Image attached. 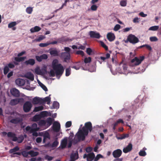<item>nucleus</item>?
<instances>
[{"mask_svg":"<svg viewBox=\"0 0 161 161\" xmlns=\"http://www.w3.org/2000/svg\"><path fill=\"white\" fill-rule=\"evenodd\" d=\"M44 107L42 106L35 107L33 110L34 112H37L43 109Z\"/></svg>","mask_w":161,"mask_h":161,"instance_id":"obj_32","label":"nucleus"},{"mask_svg":"<svg viewBox=\"0 0 161 161\" xmlns=\"http://www.w3.org/2000/svg\"><path fill=\"white\" fill-rule=\"evenodd\" d=\"M52 67L55 72L56 75H62L64 73V68L60 64H58V61L57 59H54L52 63Z\"/></svg>","mask_w":161,"mask_h":161,"instance_id":"obj_2","label":"nucleus"},{"mask_svg":"<svg viewBox=\"0 0 161 161\" xmlns=\"http://www.w3.org/2000/svg\"><path fill=\"white\" fill-rule=\"evenodd\" d=\"M144 59V56H140L139 58L137 57H135L131 60V62L133 63L135 65H138L141 63Z\"/></svg>","mask_w":161,"mask_h":161,"instance_id":"obj_6","label":"nucleus"},{"mask_svg":"<svg viewBox=\"0 0 161 161\" xmlns=\"http://www.w3.org/2000/svg\"><path fill=\"white\" fill-rule=\"evenodd\" d=\"M67 142V138H64L63 139L61 142V146L62 149L65 148L66 146Z\"/></svg>","mask_w":161,"mask_h":161,"instance_id":"obj_22","label":"nucleus"},{"mask_svg":"<svg viewBox=\"0 0 161 161\" xmlns=\"http://www.w3.org/2000/svg\"><path fill=\"white\" fill-rule=\"evenodd\" d=\"M53 130L56 132H58L60 129V125L57 121H55L53 124Z\"/></svg>","mask_w":161,"mask_h":161,"instance_id":"obj_11","label":"nucleus"},{"mask_svg":"<svg viewBox=\"0 0 161 161\" xmlns=\"http://www.w3.org/2000/svg\"><path fill=\"white\" fill-rule=\"evenodd\" d=\"M41 87L45 92L47 91L48 90L47 87L42 83H41Z\"/></svg>","mask_w":161,"mask_h":161,"instance_id":"obj_64","label":"nucleus"},{"mask_svg":"<svg viewBox=\"0 0 161 161\" xmlns=\"http://www.w3.org/2000/svg\"><path fill=\"white\" fill-rule=\"evenodd\" d=\"M42 98L38 97H35L32 100V103L34 104H42Z\"/></svg>","mask_w":161,"mask_h":161,"instance_id":"obj_15","label":"nucleus"},{"mask_svg":"<svg viewBox=\"0 0 161 161\" xmlns=\"http://www.w3.org/2000/svg\"><path fill=\"white\" fill-rule=\"evenodd\" d=\"M25 81L24 79L20 78H18L15 80L16 85L19 86H23L25 84Z\"/></svg>","mask_w":161,"mask_h":161,"instance_id":"obj_17","label":"nucleus"},{"mask_svg":"<svg viewBox=\"0 0 161 161\" xmlns=\"http://www.w3.org/2000/svg\"><path fill=\"white\" fill-rule=\"evenodd\" d=\"M39 130V128H31L29 126H28L25 128V130L26 131H29L30 133H32L33 136L36 137L38 136V133L37 131Z\"/></svg>","mask_w":161,"mask_h":161,"instance_id":"obj_5","label":"nucleus"},{"mask_svg":"<svg viewBox=\"0 0 161 161\" xmlns=\"http://www.w3.org/2000/svg\"><path fill=\"white\" fill-rule=\"evenodd\" d=\"M132 148V144L129 143L126 147L123 149V152L125 153H127L131 151Z\"/></svg>","mask_w":161,"mask_h":161,"instance_id":"obj_18","label":"nucleus"},{"mask_svg":"<svg viewBox=\"0 0 161 161\" xmlns=\"http://www.w3.org/2000/svg\"><path fill=\"white\" fill-rule=\"evenodd\" d=\"M91 61V58L90 57L86 58L84 60V62L85 64H87L90 63Z\"/></svg>","mask_w":161,"mask_h":161,"instance_id":"obj_44","label":"nucleus"},{"mask_svg":"<svg viewBox=\"0 0 161 161\" xmlns=\"http://www.w3.org/2000/svg\"><path fill=\"white\" fill-rule=\"evenodd\" d=\"M32 107V104L31 102L27 101L24 104L23 109L25 113H28L30 111Z\"/></svg>","mask_w":161,"mask_h":161,"instance_id":"obj_7","label":"nucleus"},{"mask_svg":"<svg viewBox=\"0 0 161 161\" xmlns=\"http://www.w3.org/2000/svg\"><path fill=\"white\" fill-rule=\"evenodd\" d=\"M101 46L103 47L106 50H108V48L107 45L103 42H101Z\"/></svg>","mask_w":161,"mask_h":161,"instance_id":"obj_53","label":"nucleus"},{"mask_svg":"<svg viewBox=\"0 0 161 161\" xmlns=\"http://www.w3.org/2000/svg\"><path fill=\"white\" fill-rule=\"evenodd\" d=\"M47 112L46 111H43L40 114H39V115H40V117L42 118V117H44L46 116H47Z\"/></svg>","mask_w":161,"mask_h":161,"instance_id":"obj_45","label":"nucleus"},{"mask_svg":"<svg viewBox=\"0 0 161 161\" xmlns=\"http://www.w3.org/2000/svg\"><path fill=\"white\" fill-rule=\"evenodd\" d=\"M22 121L23 120L22 118L18 117L11 119L10 120V122L14 124H17L22 122Z\"/></svg>","mask_w":161,"mask_h":161,"instance_id":"obj_12","label":"nucleus"},{"mask_svg":"<svg viewBox=\"0 0 161 161\" xmlns=\"http://www.w3.org/2000/svg\"><path fill=\"white\" fill-rule=\"evenodd\" d=\"M59 43H62V42H66L67 41L66 39H64V37H62L58 40Z\"/></svg>","mask_w":161,"mask_h":161,"instance_id":"obj_57","label":"nucleus"},{"mask_svg":"<svg viewBox=\"0 0 161 161\" xmlns=\"http://www.w3.org/2000/svg\"><path fill=\"white\" fill-rule=\"evenodd\" d=\"M41 28L40 27L36 26L34 27H33L31 28L30 29V31L31 33H34L35 32H38L41 30Z\"/></svg>","mask_w":161,"mask_h":161,"instance_id":"obj_24","label":"nucleus"},{"mask_svg":"<svg viewBox=\"0 0 161 161\" xmlns=\"http://www.w3.org/2000/svg\"><path fill=\"white\" fill-rule=\"evenodd\" d=\"M86 53L88 55H91V53H92V49L90 48H87L86 50Z\"/></svg>","mask_w":161,"mask_h":161,"instance_id":"obj_56","label":"nucleus"},{"mask_svg":"<svg viewBox=\"0 0 161 161\" xmlns=\"http://www.w3.org/2000/svg\"><path fill=\"white\" fill-rule=\"evenodd\" d=\"M72 125L71 122L70 121H67L65 124V126L66 128H68L70 127Z\"/></svg>","mask_w":161,"mask_h":161,"instance_id":"obj_61","label":"nucleus"},{"mask_svg":"<svg viewBox=\"0 0 161 161\" xmlns=\"http://www.w3.org/2000/svg\"><path fill=\"white\" fill-rule=\"evenodd\" d=\"M29 155H31V157H35L39 154V153L37 152H34L33 150H31L29 152Z\"/></svg>","mask_w":161,"mask_h":161,"instance_id":"obj_30","label":"nucleus"},{"mask_svg":"<svg viewBox=\"0 0 161 161\" xmlns=\"http://www.w3.org/2000/svg\"><path fill=\"white\" fill-rule=\"evenodd\" d=\"M78 158V155L77 153H71L70 156V158L72 160H74V161L77 159Z\"/></svg>","mask_w":161,"mask_h":161,"instance_id":"obj_25","label":"nucleus"},{"mask_svg":"<svg viewBox=\"0 0 161 161\" xmlns=\"http://www.w3.org/2000/svg\"><path fill=\"white\" fill-rule=\"evenodd\" d=\"M120 28V25L119 24L116 25L114 28V30L116 31H118Z\"/></svg>","mask_w":161,"mask_h":161,"instance_id":"obj_58","label":"nucleus"},{"mask_svg":"<svg viewBox=\"0 0 161 161\" xmlns=\"http://www.w3.org/2000/svg\"><path fill=\"white\" fill-rule=\"evenodd\" d=\"M11 94L14 96L18 97L19 96V91L15 88H13L10 91Z\"/></svg>","mask_w":161,"mask_h":161,"instance_id":"obj_14","label":"nucleus"},{"mask_svg":"<svg viewBox=\"0 0 161 161\" xmlns=\"http://www.w3.org/2000/svg\"><path fill=\"white\" fill-rule=\"evenodd\" d=\"M53 106L54 108H58L59 107V104L58 102L54 101L53 104Z\"/></svg>","mask_w":161,"mask_h":161,"instance_id":"obj_36","label":"nucleus"},{"mask_svg":"<svg viewBox=\"0 0 161 161\" xmlns=\"http://www.w3.org/2000/svg\"><path fill=\"white\" fill-rule=\"evenodd\" d=\"M21 98H15L11 100L10 104L11 105H15L20 102Z\"/></svg>","mask_w":161,"mask_h":161,"instance_id":"obj_19","label":"nucleus"},{"mask_svg":"<svg viewBox=\"0 0 161 161\" xmlns=\"http://www.w3.org/2000/svg\"><path fill=\"white\" fill-rule=\"evenodd\" d=\"M17 24V23L15 21H13L10 23L8 25V28H12L14 26H15Z\"/></svg>","mask_w":161,"mask_h":161,"instance_id":"obj_35","label":"nucleus"},{"mask_svg":"<svg viewBox=\"0 0 161 161\" xmlns=\"http://www.w3.org/2000/svg\"><path fill=\"white\" fill-rule=\"evenodd\" d=\"M110 57V54L109 53H107L106 54V57H100V59L102 60L103 61H105L106 59L109 58Z\"/></svg>","mask_w":161,"mask_h":161,"instance_id":"obj_34","label":"nucleus"},{"mask_svg":"<svg viewBox=\"0 0 161 161\" xmlns=\"http://www.w3.org/2000/svg\"><path fill=\"white\" fill-rule=\"evenodd\" d=\"M43 143H45L46 142V140L47 138L49 139H50V135L49 133L47 132H45L44 135L43 136Z\"/></svg>","mask_w":161,"mask_h":161,"instance_id":"obj_27","label":"nucleus"},{"mask_svg":"<svg viewBox=\"0 0 161 161\" xmlns=\"http://www.w3.org/2000/svg\"><path fill=\"white\" fill-rule=\"evenodd\" d=\"M43 100L42 102V104L47 102V104H49L51 101V98L49 96L45 97L44 99H42Z\"/></svg>","mask_w":161,"mask_h":161,"instance_id":"obj_28","label":"nucleus"},{"mask_svg":"<svg viewBox=\"0 0 161 161\" xmlns=\"http://www.w3.org/2000/svg\"><path fill=\"white\" fill-rule=\"evenodd\" d=\"M71 69L70 67L68 68L65 70V75L66 76H69L71 73Z\"/></svg>","mask_w":161,"mask_h":161,"instance_id":"obj_37","label":"nucleus"},{"mask_svg":"<svg viewBox=\"0 0 161 161\" xmlns=\"http://www.w3.org/2000/svg\"><path fill=\"white\" fill-rule=\"evenodd\" d=\"M41 57L42 59H46L47 58V56L46 54H43L40 56Z\"/></svg>","mask_w":161,"mask_h":161,"instance_id":"obj_62","label":"nucleus"},{"mask_svg":"<svg viewBox=\"0 0 161 161\" xmlns=\"http://www.w3.org/2000/svg\"><path fill=\"white\" fill-rule=\"evenodd\" d=\"M50 45L49 43L47 42L46 43H41L39 44L40 47H47Z\"/></svg>","mask_w":161,"mask_h":161,"instance_id":"obj_51","label":"nucleus"},{"mask_svg":"<svg viewBox=\"0 0 161 161\" xmlns=\"http://www.w3.org/2000/svg\"><path fill=\"white\" fill-rule=\"evenodd\" d=\"M126 4L127 3L126 1L122 0L120 2V5L122 6L125 7L126 6Z\"/></svg>","mask_w":161,"mask_h":161,"instance_id":"obj_54","label":"nucleus"},{"mask_svg":"<svg viewBox=\"0 0 161 161\" xmlns=\"http://www.w3.org/2000/svg\"><path fill=\"white\" fill-rule=\"evenodd\" d=\"M139 154L140 156H144L146 155V153L145 151L144 150H141L139 153Z\"/></svg>","mask_w":161,"mask_h":161,"instance_id":"obj_48","label":"nucleus"},{"mask_svg":"<svg viewBox=\"0 0 161 161\" xmlns=\"http://www.w3.org/2000/svg\"><path fill=\"white\" fill-rule=\"evenodd\" d=\"M122 151L120 149H117L114 150L112 153L113 155L114 158H119L121 155Z\"/></svg>","mask_w":161,"mask_h":161,"instance_id":"obj_10","label":"nucleus"},{"mask_svg":"<svg viewBox=\"0 0 161 161\" xmlns=\"http://www.w3.org/2000/svg\"><path fill=\"white\" fill-rule=\"evenodd\" d=\"M7 136L9 137L12 138V141L14 142L17 141L18 143H21L24 140V138L23 136H21L18 138L16 136L15 133L11 132H8Z\"/></svg>","mask_w":161,"mask_h":161,"instance_id":"obj_3","label":"nucleus"},{"mask_svg":"<svg viewBox=\"0 0 161 161\" xmlns=\"http://www.w3.org/2000/svg\"><path fill=\"white\" fill-rule=\"evenodd\" d=\"M107 36L108 40L110 42L114 41L115 38L114 34L111 32L108 33Z\"/></svg>","mask_w":161,"mask_h":161,"instance_id":"obj_20","label":"nucleus"},{"mask_svg":"<svg viewBox=\"0 0 161 161\" xmlns=\"http://www.w3.org/2000/svg\"><path fill=\"white\" fill-rule=\"evenodd\" d=\"M139 41L138 38L134 35L130 34L128 36L127 40L125 41V42L126 43L129 42L132 44H135L139 42Z\"/></svg>","mask_w":161,"mask_h":161,"instance_id":"obj_4","label":"nucleus"},{"mask_svg":"<svg viewBox=\"0 0 161 161\" xmlns=\"http://www.w3.org/2000/svg\"><path fill=\"white\" fill-rule=\"evenodd\" d=\"M19 150V148L18 146H16L13 149H11L9 150V153H14L16 152Z\"/></svg>","mask_w":161,"mask_h":161,"instance_id":"obj_29","label":"nucleus"},{"mask_svg":"<svg viewBox=\"0 0 161 161\" xmlns=\"http://www.w3.org/2000/svg\"><path fill=\"white\" fill-rule=\"evenodd\" d=\"M92 130V123L90 122H86L81 129L79 128L78 131L75 135V138L77 139L75 141V143H77L81 141H84L86 136L88 134L89 131L91 132Z\"/></svg>","mask_w":161,"mask_h":161,"instance_id":"obj_1","label":"nucleus"},{"mask_svg":"<svg viewBox=\"0 0 161 161\" xmlns=\"http://www.w3.org/2000/svg\"><path fill=\"white\" fill-rule=\"evenodd\" d=\"M41 118L39 114L36 115L32 118V120L33 121L36 122L39 120Z\"/></svg>","mask_w":161,"mask_h":161,"instance_id":"obj_31","label":"nucleus"},{"mask_svg":"<svg viewBox=\"0 0 161 161\" xmlns=\"http://www.w3.org/2000/svg\"><path fill=\"white\" fill-rule=\"evenodd\" d=\"M59 143L58 142L57 140H55L51 144V147H57Z\"/></svg>","mask_w":161,"mask_h":161,"instance_id":"obj_46","label":"nucleus"},{"mask_svg":"<svg viewBox=\"0 0 161 161\" xmlns=\"http://www.w3.org/2000/svg\"><path fill=\"white\" fill-rule=\"evenodd\" d=\"M50 53L51 55H53L54 56H58V53L56 50H53L50 51Z\"/></svg>","mask_w":161,"mask_h":161,"instance_id":"obj_33","label":"nucleus"},{"mask_svg":"<svg viewBox=\"0 0 161 161\" xmlns=\"http://www.w3.org/2000/svg\"><path fill=\"white\" fill-rule=\"evenodd\" d=\"M144 46L146 47V48H147L148 50H149L150 51H151L152 50V47L148 45L145 44V45H143L142 46V47H143Z\"/></svg>","mask_w":161,"mask_h":161,"instance_id":"obj_63","label":"nucleus"},{"mask_svg":"<svg viewBox=\"0 0 161 161\" xmlns=\"http://www.w3.org/2000/svg\"><path fill=\"white\" fill-rule=\"evenodd\" d=\"M89 34L90 37L92 38L99 39L101 37L100 34L96 31H91L89 32Z\"/></svg>","mask_w":161,"mask_h":161,"instance_id":"obj_9","label":"nucleus"},{"mask_svg":"<svg viewBox=\"0 0 161 161\" xmlns=\"http://www.w3.org/2000/svg\"><path fill=\"white\" fill-rule=\"evenodd\" d=\"M84 64V62H79L78 63H76L74 65L72 66L71 67L72 68L76 70L79 69L81 66H82Z\"/></svg>","mask_w":161,"mask_h":161,"instance_id":"obj_16","label":"nucleus"},{"mask_svg":"<svg viewBox=\"0 0 161 161\" xmlns=\"http://www.w3.org/2000/svg\"><path fill=\"white\" fill-rule=\"evenodd\" d=\"M26 12L29 14H31L32 11H33V8H32L31 7H27L26 9Z\"/></svg>","mask_w":161,"mask_h":161,"instance_id":"obj_38","label":"nucleus"},{"mask_svg":"<svg viewBox=\"0 0 161 161\" xmlns=\"http://www.w3.org/2000/svg\"><path fill=\"white\" fill-rule=\"evenodd\" d=\"M45 37L43 36H41L38 38L36 39V41L37 42H40L41 40H43L45 38Z\"/></svg>","mask_w":161,"mask_h":161,"instance_id":"obj_60","label":"nucleus"},{"mask_svg":"<svg viewBox=\"0 0 161 161\" xmlns=\"http://www.w3.org/2000/svg\"><path fill=\"white\" fill-rule=\"evenodd\" d=\"M53 119L51 117H49L47 119V121L49 125H52Z\"/></svg>","mask_w":161,"mask_h":161,"instance_id":"obj_39","label":"nucleus"},{"mask_svg":"<svg viewBox=\"0 0 161 161\" xmlns=\"http://www.w3.org/2000/svg\"><path fill=\"white\" fill-rule=\"evenodd\" d=\"M97 8V6L96 5L93 4L91 7V9L93 11H96Z\"/></svg>","mask_w":161,"mask_h":161,"instance_id":"obj_52","label":"nucleus"},{"mask_svg":"<svg viewBox=\"0 0 161 161\" xmlns=\"http://www.w3.org/2000/svg\"><path fill=\"white\" fill-rule=\"evenodd\" d=\"M25 77L31 81H33L34 80V75L31 73H27L25 75Z\"/></svg>","mask_w":161,"mask_h":161,"instance_id":"obj_26","label":"nucleus"},{"mask_svg":"<svg viewBox=\"0 0 161 161\" xmlns=\"http://www.w3.org/2000/svg\"><path fill=\"white\" fill-rule=\"evenodd\" d=\"M46 122L45 120H42L40 121L38 123V125L40 126H44L46 125Z\"/></svg>","mask_w":161,"mask_h":161,"instance_id":"obj_42","label":"nucleus"},{"mask_svg":"<svg viewBox=\"0 0 161 161\" xmlns=\"http://www.w3.org/2000/svg\"><path fill=\"white\" fill-rule=\"evenodd\" d=\"M103 156L102 155L100 154H97L96 157H94V161H98L99 159L100 158H103Z\"/></svg>","mask_w":161,"mask_h":161,"instance_id":"obj_49","label":"nucleus"},{"mask_svg":"<svg viewBox=\"0 0 161 161\" xmlns=\"http://www.w3.org/2000/svg\"><path fill=\"white\" fill-rule=\"evenodd\" d=\"M150 40L151 42H156L158 40V39L156 36H153L150 38Z\"/></svg>","mask_w":161,"mask_h":161,"instance_id":"obj_55","label":"nucleus"},{"mask_svg":"<svg viewBox=\"0 0 161 161\" xmlns=\"http://www.w3.org/2000/svg\"><path fill=\"white\" fill-rule=\"evenodd\" d=\"M45 158L46 159H47L48 161H51L53 159V157L49 155H47L45 156Z\"/></svg>","mask_w":161,"mask_h":161,"instance_id":"obj_59","label":"nucleus"},{"mask_svg":"<svg viewBox=\"0 0 161 161\" xmlns=\"http://www.w3.org/2000/svg\"><path fill=\"white\" fill-rule=\"evenodd\" d=\"M35 71L36 74L42 75L45 74L47 72V70L45 68L41 70L39 67H37L35 69Z\"/></svg>","mask_w":161,"mask_h":161,"instance_id":"obj_13","label":"nucleus"},{"mask_svg":"<svg viewBox=\"0 0 161 161\" xmlns=\"http://www.w3.org/2000/svg\"><path fill=\"white\" fill-rule=\"evenodd\" d=\"M87 156V158H86L87 161H92L94 159L95 157V154L93 152L88 154Z\"/></svg>","mask_w":161,"mask_h":161,"instance_id":"obj_21","label":"nucleus"},{"mask_svg":"<svg viewBox=\"0 0 161 161\" xmlns=\"http://www.w3.org/2000/svg\"><path fill=\"white\" fill-rule=\"evenodd\" d=\"M9 71V69L8 66H6L3 69V73L5 75L7 74Z\"/></svg>","mask_w":161,"mask_h":161,"instance_id":"obj_40","label":"nucleus"},{"mask_svg":"<svg viewBox=\"0 0 161 161\" xmlns=\"http://www.w3.org/2000/svg\"><path fill=\"white\" fill-rule=\"evenodd\" d=\"M35 63V60L32 58H30L25 62V64L27 65H30L31 66L33 65Z\"/></svg>","mask_w":161,"mask_h":161,"instance_id":"obj_23","label":"nucleus"},{"mask_svg":"<svg viewBox=\"0 0 161 161\" xmlns=\"http://www.w3.org/2000/svg\"><path fill=\"white\" fill-rule=\"evenodd\" d=\"M49 76L50 77H54L55 76V75L56 74L54 70L51 69L49 72Z\"/></svg>","mask_w":161,"mask_h":161,"instance_id":"obj_41","label":"nucleus"},{"mask_svg":"<svg viewBox=\"0 0 161 161\" xmlns=\"http://www.w3.org/2000/svg\"><path fill=\"white\" fill-rule=\"evenodd\" d=\"M159 28L158 26H151L149 29V30L155 31L157 30Z\"/></svg>","mask_w":161,"mask_h":161,"instance_id":"obj_43","label":"nucleus"},{"mask_svg":"<svg viewBox=\"0 0 161 161\" xmlns=\"http://www.w3.org/2000/svg\"><path fill=\"white\" fill-rule=\"evenodd\" d=\"M61 57L64 59V61L68 62L70 60V53L64 52L61 54Z\"/></svg>","mask_w":161,"mask_h":161,"instance_id":"obj_8","label":"nucleus"},{"mask_svg":"<svg viewBox=\"0 0 161 161\" xmlns=\"http://www.w3.org/2000/svg\"><path fill=\"white\" fill-rule=\"evenodd\" d=\"M77 55H80L82 56H83L84 55V52L81 50H78L76 51L75 53Z\"/></svg>","mask_w":161,"mask_h":161,"instance_id":"obj_50","label":"nucleus"},{"mask_svg":"<svg viewBox=\"0 0 161 161\" xmlns=\"http://www.w3.org/2000/svg\"><path fill=\"white\" fill-rule=\"evenodd\" d=\"M29 152H27L26 151H23L21 152V154L24 157L27 158L28 154H29Z\"/></svg>","mask_w":161,"mask_h":161,"instance_id":"obj_47","label":"nucleus"}]
</instances>
